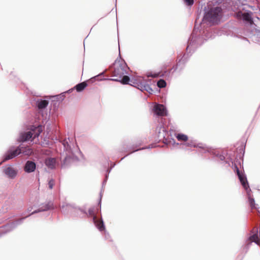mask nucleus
Returning a JSON list of instances; mask_svg holds the SVG:
<instances>
[{"mask_svg": "<svg viewBox=\"0 0 260 260\" xmlns=\"http://www.w3.org/2000/svg\"><path fill=\"white\" fill-rule=\"evenodd\" d=\"M127 69L128 67L125 62L116 60L112 67H111V70L113 76L117 78L109 79V80L119 81L123 84H129L143 92L147 91L151 93L153 90L148 84L146 79L143 77H137L133 78L130 80L128 76L124 75L127 74Z\"/></svg>", "mask_w": 260, "mask_h": 260, "instance_id": "nucleus-1", "label": "nucleus"}, {"mask_svg": "<svg viewBox=\"0 0 260 260\" xmlns=\"http://www.w3.org/2000/svg\"><path fill=\"white\" fill-rule=\"evenodd\" d=\"M212 34H191L189 38L188 45L186 50L189 52L197 48L198 46L201 45L204 40H207L209 38H213Z\"/></svg>", "mask_w": 260, "mask_h": 260, "instance_id": "nucleus-2", "label": "nucleus"}, {"mask_svg": "<svg viewBox=\"0 0 260 260\" xmlns=\"http://www.w3.org/2000/svg\"><path fill=\"white\" fill-rule=\"evenodd\" d=\"M222 17V9L219 7L211 9L205 15L203 21L208 22L211 24L217 23Z\"/></svg>", "mask_w": 260, "mask_h": 260, "instance_id": "nucleus-3", "label": "nucleus"}, {"mask_svg": "<svg viewBox=\"0 0 260 260\" xmlns=\"http://www.w3.org/2000/svg\"><path fill=\"white\" fill-rule=\"evenodd\" d=\"M69 141H70L69 138H68V140L64 139L61 142V144L63 146V150L66 153L64 160L65 161H68L71 159L77 160V156H75V151L78 153H80V151L77 148H76V150L73 151L72 149L71 145L69 143Z\"/></svg>", "mask_w": 260, "mask_h": 260, "instance_id": "nucleus-4", "label": "nucleus"}, {"mask_svg": "<svg viewBox=\"0 0 260 260\" xmlns=\"http://www.w3.org/2000/svg\"><path fill=\"white\" fill-rule=\"evenodd\" d=\"M21 154V150L20 149V146L15 147L12 146L9 148L8 150L6 152L3 161H5L9 159H11L19 154Z\"/></svg>", "mask_w": 260, "mask_h": 260, "instance_id": "nucleus-5", "label": "nucleus"}, {"mask_svg": "<svg viewBox=\"0 0 260 260\" xmlns=\"http://www.w3.org/2000/svg\"><path fill=\"white\" fill-rule=\"evenodd\" d=\"M94 209L91 208L88 210L89 214L93 216V221L96 228L100 231H103L105 230V225L102 219L99 220L96 218V216L94 215Z\"/></svg>", "mask_w": 260, "mask_h": 260, "instance_id": "nucleus-6", "label": "nucleus"}, {"mask_svg": "<svg viewBox=\"0 0 260 260\" xmlns=\"http://www.w3.org/2000/svg\"><path fill=\"white\" fill-rule=\"evenodd\" d=\"M235 169L236 171L237 174L238 176L239 179L240 180L243 187L247 191L249 189L248 182L247 181L246 177L242 173H240L238 168L237 166H235Z\"/></svg>", "mask_w": 260, "mask_h": 260, "instance_id": "nucleus-7", "label": "nucleus"}, {"mask_svg": "<svg viewBox=\"0 0 260 260\" xmlns=\"http://www.w3.org/2000/svg\"><path fill=\"white\" fill-rule=\"evenodd\" d=\"M153 111L157 116H164L167 115V111L166 108L161 104H156L154 106Z\"/></svg>", "mask_w": 260, "mask_h": 260, "instance_id": "nucleus-8", "label": "nucleus"}, {"mask_svg": "<svg viewBox=\"0 0 260 260\" xmlns=\"http://www.w3.org/2000/svg\"><path fill=\"white\" fill-rule=\"evenodd\" d=\"M5 174L9 178L14 179L17 174V171L14 168L9 166L5 168L3 170Z\"/></svg>", "mask_w": 260, "mask_h": 260, "instance_id": "nucleus-9", "label": "nucleus"}, {"mask_svg": "<svg viewBox=\"0 0 260 260\" xmlns=\"http://www.w3.org/2000/svg\"><path fill=\"white\" fill-rule=\"evenodd\" d=\"M34 133L29 131L27 133H21L18 139L19 142H25L30 140L33 137Z\"/></svg>", "mask_w": 260, "mask_h": 260, "instance_id": "nucleus-10", "label": "nucleus"}, {"mask_svg": "<svg viewBox=\"0 0 260 260\" xmlns=\"http://www.w3.org/2000/svg\"><path fill=\"white\" fill-rule=\"evenodd\" d=\"M36 164L32 161H27L24 167V171L27 173H31L36 169Z\"/></svg>", "mask_w": 260, "mask_h": 260, "instance_id": "nucleus-11", "label": "nucleus"}, {"mask_svg": "<svg viewBox=\"0 0 260 260\" xmlns=\"http://www.w3.org/2000/svg\"><path fill=\"white\" fill-rule=\"evenodd\" d=\"M23 219V218H22V219L18 220L15 222H12L11 223H9V224H8L7 225H6L5 227V229H6L5 232L7 233V232H10V231L12 230L13 229H14L16 227V226L17 224H20L22 222V220Z\"/></svg>", "mask_w": 260, "mask_h": 260, "instance_id": "nucleus-12", "label": "nucleus"}, {"mask_svg": "<svg viewBox=\"0 0 260 260\" xmlns=\"http://www.w3.org/2000/svg\"><path fill=\"white\" fill-rule=\"evenodd\" d=\"M53 208V203L52 202H49L47 204H46L44 205H43L41 207H40L38 210H36L32 212L31 214H34L35 213H37L39 212L47 211Z\"/></svg>", "mask_w": 260, "mask_h": 260, "instance_id": "nucleus-13", "label": "nucleus"}, {"mask_svg": "<svg viewBox=\"0 0 260 260\" xmlns=\"http://www.w3.org/2000/svg\"><path fill=\"white\" fill-rule=\"evenodd\" d=\"M46 165L50 169L55 168L56 166V159L54 158H48L45 160Z\"/></svg>", "mask_w": 260, "mask_h": 260, "instance_id": "nucleus-14", "label": "nucleus"}, {"mask_svg": "<svg viewBox=\"0 0 260 260\" xmlns=\"http://www.w3.org/2000/svg\"><path fill=\"white\" fill-rule=\"evenodd\" d=\"M48 101L47 100H39L37 102V106L39 109H43L48 105Z\"/></svg>", "mask_w": 260, "mask_h": 260, "instance_id": "nucleus-15", "label": "nucleus"}, {"mask_svg": "<svg viewBox=\"0 0 260 260\" xmlns=\"http://www.w3.org/2000/svg\"><path fill=\"white\" fill-rule=\"evenodd\" d=\"M20 146V149L21 150V153L25 155H30L32 153V150L29 147H23L22 145Z\"/></svg>", "mask_w": 260, "mask_h": 260, "instance_id": "nucleus-16", "label": "nucleus"}, {"mask_svg": "<svg viewBox=\"0 0 260 260\" xmlns=\"http://www.w3.org/2000/svg\"><path fill=\"white\" fill-rule=\"evenodd\" d=\"M241 18L247 22H249L250 23H251L252 22L251 15L249 13H244L241 14Z\"/></svg>", "mask_w": 260, "mask_h": 260, "instance_id": "nucleus-17", "label": "nucleus"}, {"mask_svg": "<svg viewBox=\"0 0 260 260\" xmlns=\"http://www.w3.org/2000/svg\"><path fill=\"white\" fill-rule=\"evenodd\" d=\"M73 207L69 204L62 205L61 206V212L64 214L68 213L69 211H72Z\"/></svg>", "mask_w": 260, "mask_h": 260, "instance_id": "nucleus-18", "label": "nucleus"}, {"mask_svg": "<svg viewBox=\"0 0 260 260\" xmlns=\"http://www.w3.org/2000/svg\"><path fill=\"white\" fill-rule=\"evenodd\" d=\"M87 86V84L86 82H83L82 83L78 84L75 86V88L78 92H80L85 88Z\"/></svg>", "mask_w": 260, "mask_h": 260, "instance_id": "nucleus-19", "label": "nucleus"}, {"mask_svg": "<svg viewBox=\"0 0 260 260\" xmlns=\"http://www.w3.org/2000/svg\"><path fill=\"white\" fill-rule=\"evenodd\" d=\"M176 138L179 141H186L188 139L187 136L182 134H178L177 135Z\"/></svg>", "mask_w": 260, "mask_h": 260, "instance_id": "nucleus-20", "label": "nucleus"}, {"mask_svg": "<svg viewBox=\"0 0 260 260\" xmlns=\"http://www.w3.org/2000/svg\"><path fill=\"white\" fill-rule=\"evenodd\" d=\"M188 146H193L194 147H199V148H203L205 151H206L207 150L205 148V147L203 146V144H198V145H196V144L193 142H190V143H188Z\"/></svg>", "mask_w": 260, "mask_h": 260, "instance_id": "nucleus-21", "label": "nucleus"}, {"mask_svg": "<svg viewBox=\"0 0 260 260\" xmlns=\"http://www.w3.org/2000/svg\"><path fill=\"white\" fill-rule=\"evenodd\" d=\"M157 85L159 88L165 87L166 85V82L163 79H160L157 81Z\"/></svg>", "mask_w": 260, "mask_h": 260, "instance_id": "nucleus-22", "label": "nucleus"}, {"mask_svg": "<svg viewBox=\"0 0 260 260\" xmlns=\"http://www.w3.org/2000/svg\"><path fill=\"white\" fill-rule=\"evenodd\" d=\"M103 74H100L97 76H95L92 78H91L90 79V81H91V82H93L95 80H97V81H101L102 80V78H101V76H102Z\"/></svg>", "mask_w": 260, "mask_h": 260, "instance_id": "nucleus-23", "label": "nucleus"}, {"mask_svg": "<svg viewBox=\"0 0 260 260\" xmlns=\"http://www.w3.org/2000/svg\"><path fill=\"white\" fill-rule=\"evenodd\" d=\"M186 55L184 54V55L182 56V57L179 60L177 66L180 65L182 63H184L187 59V58L186 57Z\"/></svg>", "mask_w": 260, "mask_h": 260, "instance_id": "nucleus-24", "label": "nucleus"}, {"mask_svg": "<svg viewBox=\"0 0 260 260\" xmlns=\"http://www.w3.org/2000/svg\"><path fill=\"white\" fill-rule=\"evenodd\" d=\"M54 185V180L50 179L48 182V185L50 189H52Z\"/></svg>", "mask_w": 260, "mask_h": 260, "instance_id": "nucleus-25", "label": "nucleus"}, {"mask_svg": "<svg viewBox=\"0 0 260 260\" xmlns=\"http://www.w3.org/2000/svg\"><path fill=\"white\" fill-rule=\"evenodd\" d=\"M249 204L251 206V207L252 208H254V200L252 198H249Z\"/></svg>", "mask_w": 260, "mask_h": 260, "instance_id": "nucleus-26", "label": "nucleus"}, {"mask_svg": "<svg viewBox=\"0 0 260 260\" xmlns=\"http://www.w3.org/2000/svg\"><path fill=\"white\" fill-rule=\"evenodd\" d=\"M184 2L187 6H192L194 3L193 0H184Z\"/></svg>", "mask_w": 260, "mask_h": 260, "instance_id": "nucleus-27", "label": "nucleus"}, {"mask_svg": "<svg viewBox=\"0 0 260 260\" xmlns=\"http://www.w3.org/2000/svg\"><path fill=\"white\" fill-rule=\"evenodd\" d=\"M161 75H160V73H159L158 74H151V75H149V76H151V77H154V78H155V77H158V76H161Z\"/></svg>", "mask_w": 260, "mask_h": 260, "instance_id": "nucleus-28", "label": "nucleus"}, {"mask_svg": "<svg viewBox=\"0 0 260 260\" xmlns=\"http://www.w3.org/2000/svg\"><path fill=\"white\" fill-rule=\"evenodd\" d=\"M40 132H37V133H36L35 134H34V135H33L34 138H35L36 137H38L40 135Z\"/></svg>", "mask_w": 260, "mask_h": 260, "instance_id": "nucleus-29", "label": "nucleus"}, {"mask_svg": "<svg viewBox=\"0 0 260 260\" xmlns=\"http://www.w3.org/2000/svg\"><path fill=\"white\" fill-rule=\"evenodd\" d=\"M260 36V34L257 33V34H253V37L254 38H258Z\"/></svg>", "mask_w": 260, "mask_h": 260, "instance_id": "nucleus-30", "label": "nucleus"}, {"mask_svg": "<svg viewBox=\"0 0 260 260\" xmlns=\"http://www.w3.org/2000/svg\"><path fill=\"white\" fill-rule=\"evenodd\" d=\"M219 158L221 160H223L224 159V157L223 155H220Z\"/></svg>", "mask_w": 260, "mask_h": 260, "instance_id": "nucleus-31", "label": "nucleus"}, {"mask_svg": "<svg viewBox=\"0 0 260 260\" xmlns=\"http://www.w3.org/2000/svg\"><path fill=\"white\" fill-rule=\"evenodd\" d=\"M232 35H234V37H239L237 35H236V34H232Z\"/></svg>", "mask_w": 260, "mask_h": 260, "instance_id": "nucleus-32", "label": "nucleus"}, {"mask_svg": "<svg viewBox=\"0 0 260 260\" xmlns=\"http://www.w3.org/2000/svg\"><path fill=\"white\" fill-rule=\"evenodd\" d=\"M106 182V180H104L103 182V184Z\"/></svg>", "mask_w": 260, "mask_h": 260, "instance_id": "nucleus-33", "label": "nucleus"}, {"mask_svg": "<svg viewBox=\"0 0 260 260\" xmlns=\"http://www.w3.org/2000/svg\"><path fill=\"white\" fill-rule=\"evenodd\" d=\"M177 69V66L175 67V68H174V71L176 70Z\"/></svg>", "mask_w": 260, "mask_h": 260, "instance_id": "nucleus-34", "label": "nucleus"}]
</instances>
